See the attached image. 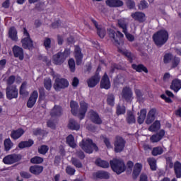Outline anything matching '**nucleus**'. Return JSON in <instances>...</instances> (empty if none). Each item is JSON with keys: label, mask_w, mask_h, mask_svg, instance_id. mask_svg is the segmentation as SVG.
<instances>
[{"label": "nucleus", "mask_w": 181, "mask_h": 181, "mask_svg": "<svg viewBox=\"0 0 181 181\" xmlns=\"http://www.w3.org/2000/svg\"><path fill=\"white\" fill-rule=\"evenodd\" d=\"M70 107L73 115H77L79 119H83L84 117H86V112H87L88 109V105L85 102H81L78 110V103L72 100L70 103Z\"/></svg>", "instance_id": "1"}, {"label": "nucleus", "mask_w": 181, "mask_h": 181, "mask_svg": "<svg viewBox=\"0 0 181 181\" xmlns=\"http://www.w3.org/2000/svg\"><path fill=\"white\" fill-rule=\"evenodd\" d=\"M169 39V33L165 30H160L153 35V40L156 46H163Z\"/></svg>", "instance_id": "2"}, {"label": "nucleus", "mask_w": 181, "mask_h": 181, "mask_svg": "<svg viewBox=\"0 0 181 181\" xmlns=\"http://www.w3.org/2000/svg\"><path fill=\"white\" fill-rule=\"evenodd\" d=\"M71 54L70 49H65L64 52H58L55 54L52 57V62L54 64L60 66L66 62V59Z\"/></svg>", "instance_id": "3"}, {"label": "nucleus", "mask_w": 181, "mask_h": 181, "mask_svg": "<svg viewBox=\"0 0 181 181\" xmlns=\"http://www.w3.org/2000/svg\"><path fill=\"white\" fill-rule=\"evenodd\" d=\"M79 146H81V149L86 152V153H93V151H98V147L95 144L93 143V140L83 139L81 142L79 143Z\"/></svg>", "instance_id": "4"}, {"label": "nucleus", "mask_w": 181, "mask_h": 181, "mask_svg": "<svg viewBox=\"0 0 181 181\" xmlns=\"http://www.w3.org/2000/svg\"><path fill=\"white\" fill-rule=\"evenodd\" d=\"M22 47L23 49H28V50H32L33 49V40L30 38V35L28 33L26 28H23V35L21 39Z\"/></svg>", "instance_id": "5"}, {"label": "nucleus", "mask_w": 181, "mask_h": 181, "mask_svg": "<svg viewBox=\"0 0 181 181\" xmlns=\"http://www.w3.org/2000/svg\"><path fill=\"white\" fill-rule=\"evenodd\" d=\"M110 166L117 175H120L125 171V163L122 160L113 159L110 161Z\"/></svg>", "instance_id": "6"}, {"label": "nucleus", "mask_w": 181, "mask_h": 181, "mask_svg": "<svg viewBox=\"0 0 181 181\" xmlns=\"http://www.w3.org/2000/svg\"><path fill=\"white\" fill-rule=\"evenodd\" d=\"M22 159V156L21 154H10L5 156L3 158V162L5 165H13V163H16V162H19Z\"/></svg>", "instance_id": "7"}, {"label": "nucleus", "mask_w": 181, "mask_h": 181, "mask_svg": "<svg viewBox=\"0 0 181 181\" xmlns=\"http://www.w3.org/2000/svg\"><path fill=\"white\" fill-rule=\"evenodd\" d=\"M69 87V81L65 78H57L54 83V88L55 91H60Z\"/></svg>", "instance_id": "8"}, {"label": "nucleus", "mask_w": 181, "mask_h": 181, "mask_svg": "<svg viewBox=\"0 0 181 181\" xmlns=\"http://www.w3.org/2000/svg\"><path fill=\"white\" fill-rule=\"evenodd\" d=\"M6 94L8 100L18 98V88H16V86H7L6 88Z\"/></svg>", "instance_id": "9"}, {"label": "nucleus", "mask_w": 181, "mask_h": 181, "mask_svg": "<svg viewBox=\"0 0 181 181\" xmlns=\"http://www.w3.org/2000/svg\"><path fill=\"white\" fill-rule=\"evenodd\" d=\"M108 35L112 39V41L113 42V43H119V40H121V39L124 37L123 33H122L119 31H117V33H115L114 30H111V29L108 30Z\"/></svg>", "instance_id": "10"}, {"label": "nucleus", "mask_w": 181, "mask_h": 181, "mask_svg": "<svg viewBox=\"0 0 181 181\" xmlns=\"http://www.w3.org/2000/svg\"><path fill=\"white\" fill-rule=\"evenodd\" d=\"M125 148V140L122 137L117 136L115 141V152L119 153Z\"/></svg>", "instance_id": "11"}, {"label": "nucleus", "mask_w": 181, "mask_h": 181, "mask_svg": "<svg viewBox=\"0 0 181 181\" xmlns=\"http://www.w3.org/2000/svg\"><path fill=\"white\" fill-rule=\"evenodd\" d=\"M88 118L90 119L91 122H93V124H97L98 125L103 124L101 117H100L98 113L94 110H90L88 112Z\"/></svg>", "instance_id": "12"}, {"label": "nucleus", "mask_w": 181, "mask_h": 181, "mask_svg": "<svg viewBox=\"0 0 181 181\" xmlns=\"http://www.w3.org/2000/svg\"><path fill=\"white\" fill-rule=\"evenodd\" d=\"M39 97V93L37 90H34L31 94L27 103V107L28 108H33V105L36 104L37 98Z\"/></svg>", "instance_id": "13"}, {"label": "nucleus", "mask_w": 181, "mask_h": 181, "mask_svg": "<svg viewBox=\"0 0 181 181\" xmlns=\"http://www.w3.org/2000/svg\"><path fill=\"white\" fill-rule=\"evenodd\" d=\"M74 57L76 59L77 66H80L83 62V54L81 53V49L79 47H75Z\"/></svg>", "instance_id": "14"}, {"label": "nucleus", "mask_w": 181, "mask_h": 181, "mask_svg": "<svg viewBox=\"0 0 181 181\" xmlns=\"http://www.w3.org/2000/svg\"><path fill=\"white\" fill-rule=\"evenodd\" d=\"M105 4L110 8H119L124 6V1L121 0H106Z\"/></svg>", "instance_id": "15"}, {"label": "nucleus", "mask_w": 181, "mask_h": 181, "mask_svg": "<svg viewBox=\"0 0 181 181\" xmlns=\"http://www.w3.org/2000/svg\"><path fill=\"white\" fill-rule=\"evenodd\" d=\"M100 87L101 88H105V90H108L111 88V82L110 81V78H108V75L105 74L102 80L100 81Z\"/></svg>", "instance_id": "16"}, {"label": "nucleus", "mask_w": 181, "mask_h": 181, "mask_svg": "<svg viewBox=\"0 0 181 181\" xmlns=\"http://www.w3.org/2000/svg\"><path fill=\"white\" fill-rule=\"evenodd\" d=\"M13 52L14 57H18L19 60H23L24 54H23V49L22 47L15 45L13 47Z\"/></svg>", "instance_id": "17"}, {"label": "nucleus", "mask_w": 181, "mask_h": 181, "mask_svg": "<svg viewBox=\"0 0 181 181\" xmlns=\"http://www.w3.org/2000/svg\"><path fill=\"white\" fill-rule=\"evenodd\" d=\"M122 98L126 101H129L132 98V90L128 87L124 88L122 91Z\"/></svg>", "instance_id": "18"}, {"label": "nucleus", "mask_w": 181, "mask_h": 181, "mask_svg": "<svg viewBox=\"0 0 181 181\" xmlns=\"http://www.w3.org/2000/svg\"><path fill=\"white\" fill-rule=\"evenodd\" d=\"M93 25L95 26L96 29H98V35L101 38L103 39V37L105 36V29L103 28V27L98 25V23L95 21V20L92 19L91 20Z\"/></svg>", "instance_id": "19"}, {"label": "nucleus", "mask_w": 181, "mask_h": 181, "mask_svg": "<svg viewBox=\"0 0 181 181\" xmlns=\"http://www.w3.org/2000/svg\"><path fill=\"white\" fill-rule=\"evenodd\" d=\"M129 20L128 18H121L118 20V25L122 29L123 33H126L128 28Z\"/></svg>", "instance_id": "20"}, {"label": "nucleus", "mask_w": 181, "mask_h": 181, "mask_svg": "<svg viewBox=\"0 0 181 181\" xmlns=\"http://www.w3.org/2000/svg\"><path fill=\"white\" fill-rule=\"evenodd\" d=\"M25 134V131L22 129H18L17 130H13L10 134L12 139H19L22 135Z\"/></svg>", "instance_id": "21"}, {"label": "nucleus", "mask_w": 181, "mask_h": 181, "mask_svg": "<svg viewBox=\"0 0 181 181\" xmlns=\"http://www.w3.org/2000/svg\"><path fill=\"white\" fill-rule=\"evenodd\" d=\"M170 88L173 90L175 93H177L181 88V81L177 78L174 79L171 83Z\"/></svg>", "instance_id": "22"}, {"label": "nucleus", "mask_w": 181, "mask_h": 181, "mask_svg": "<svg viewBox=\"0 0 181 181\" xmlns=\"http://www.w3.org/2000/svg\"><path fill=\"white\" fill-rule=\"evenodd\" d=\"M100 76L98 75H95L94 76H92L88 80V87H90L91 88L93 87H95V85L100 83Z\"/></svg>", "instance_id": "23"}, {"label": "nucleus", "mask_w": 181, "mask_h": 181, "mask_svg": "<svg viewBox=\"0 0 181 181\" xmlns=\"http://www.w3.org/2000/svg\"><path fill=\"white\" fill-rule=\"evenodd\" d=\"M165 136V131L164 130H160L159 133L157 134L153 135L151 137V141L153 142V144H155L156 142H159L160 139H162Z\"/></svg>", "instance_id": "24"}, {"label": "nucleus", "mask_w": 181, "mask_h": 181, "mask_svg": "<svg viewBox=\"0 0 181 181\" xmlns=\"http://www.w3.org/2000/svg\"><path fill=\"white\" fill-rule=\"evenodd\" d=\"M155 114H156V110L151 109L147 115L146 123L148 124H152L153 121H155Z\"/></svg>", "instance_id": "25"}, {"label": "nucleus", "mask_w": 181, "mask_h": 181, "mask_svg": "<svg viewBox=\"0 0 181 181\" xmlns=\"http://www.w3.org/2000/svg\"><path fill=\"white\" fill-rule=\"evenodd\" d=\"M131 16L134 21H139V22H144L145 21V14L141 12L133 13Z\"/></svg>", "instance_id": "26"}, {"label": "nucleus", "mask_w": 181, "mask_h": 181, "mask_svg": "<svg viewBox=\"0 0 181 181\" xmlns=\"http://www.w3.org/2000/svg\"><path fill=\"white\" fill-rule=\"evenodd\" d=\"M30 173L33 175H40L43 172V166L33 165L30 168Z\"/></svg>", "instance_id": "27"}, {"label": "nucleus", "mask_w": 181, "mask_h": 181, "mask_svg": "<svg viewBox=\"0 0 181 181\" xmlns=\"http://www.w3.org/2000/svg\"><path fill=\"white\" fill-rule=\"evenodd\" d=\"M62 107L55 105L53 109L51 110L50 115L51 117H60L62 112Z\"/></svg>", "instance_id": "28"}, {"label": "nucleus", "mask_w": 181, "mask_h": 181, "mask_svg": "<svg viewBox=\"0 0 181 181\" xmlns=\"http://www.w3.org/2000/svg\"><path fill=\"white\" fill-rule=\"evenodd\" d=\"M141 170H142V164L136 163L133 170V178L136 179L138 176H139V173H141Z\"/></svg>", "instance_id": "29"}, {"label": "nucleus", "mask_w": 181, "mask_h": 181, "mask_svg": "<svg viewBox=\"0 0 181 181\" xmlns=\"http://www.w3.org/2000/svg\"><path fill=\"white\" fill-rule=\"evenodd\" d=\"M8 36L11 40L16 42L18 40V31L13 27H11L8 31Z\"/></svg>", "instance_id": "30"}, {"label": "nucleus", "mask_w": 181, "mask_h": 181, "mask_svg": "<svg viewBox=\"0 0 181 181\" xmlns=\"http://www.w3.org/2000/svg\"><path fill=\"white\" fill-rule=\"evenodd\" d=\"M174 170L176 175V177L180 179L181 177V163L179 161H176L174 164Z\"/></svg>", "instance_id": "31"}, {"label": "nucleus", "mask_w": 181, "mask_h": 181, "mask_svg": "<svg viewBox=\"0 0 181 181\" xmlns=\"http://www.w3.org/2000/svg\"><path fill=\"white\" fill-rule=\"evenodd\" d=\"M34 142L33 140L30 139L28 141H21L18 144V148L20 149H23L25 148H30V146H32V145H33Z\"/></svg>", "instance_id": "32"}, {"label": "nucleus", "mask_w": 181, "mask_h": 181, "mask_svg": "<svg viewBox=\"0 0 181 181\" xmlns=\"http://www.w3.org/2000/svg\"><path fill=\"white\" fill-rule=\"evenodd\" d=\"M138 119L137 122L141 124H144V121H145V119L146 118V110L143 109L140 111V114L138 113Z\"/></svg>", "instance_id": "33"}, {"label": "nucleus", "mask_w": 181, "mask_h": 181, "mask_svg": "<svg viewBox=\"0 0 181 181\" xmlns=\"http://www.w3.org/2000/svg\"><path fill=\"white\" fill-rule=\"evenodd\" d=\"M4 146L5 151H11L13 148V142H12L10 138L6 139L4 141Z\"/></svg>", "instance_id": "34"}, {"label": "nucleus", "mask_w": 181, "mask_h": 181, "mask_svg": "<svg viewBox=\"0 0 181 181\" xmlns=\"http://www.w3.org/2000/svg\"><path fill=\"white\" fill-rule=\"evenodd\" d=\"M68 128H69V129L78 131V129H80V124L76 123L74 119H70L68 124Z\"/></svg>", "instance_id": "35"}, {"label": "nucleus", "mask_w": 181, "mask_h": 181, "mask_svg": "<svg viewBox=\"0 0 181 181\" xmlns=\"http://www.w3.org/2000/svg\"><path fill=\"white\" fill-rule=\"evenodd\" d=\"M66 142L71 148H76V141H74V136H73V135H69L66 139Z\"/></svg>", "instance_id": "36"}, {"label": "nucleus", "mask_w": 181, "mask_h": 181, "mask_svg": "<svg viewBox=\"0 0 181 181\" xmlns=\"http://www.w3.org/2000/svg\"><path fill=\"white\" fill-rule=\"evenodd\" d=\"M132 69H134V70H136V71H138L139 73H141V71H144V73H148V69H146V67H145L142 64H139V65L133 64Z\"/></svg>", "instance_id": "37"}, {"label": "nucleus", "mask_w": 181, "mask_h": 181, "mask_svg": "<svg viewBox=\"0 0 181 181\" xmlns=\"http://www.w3.org/2000/svg\"><path fill=\"white\" fill-rule=\"evenodd\" d=\"M95 163L98 166H100V168H110V163L108 162L105 160H103L100 158L96 160Z\"/></svg>", "instance_id": "38"}, {"label": "nucleus", "mask_w": 181, "mask_h": 181, "mask_svg": "<svg viewBox=\"0 0 181 181\" xmlns=\"http://www.w3.org/2000/svg\"><path fill=\"white\" fill-rule=\"evenodd\" d=\"M160 129V121H156L150 127L148 128V130H150L151 132H155Z\"/></svg>", "instance_id": "39"}, {"label": "nucleus", "mask_w": 181, "mask_h": 181, "mask_svg": "<svg viewBox=\"0 0 181 181\" xmlns=\"http://www.w3.org/2000/svg\"><path fill=\"white\" fill-rule=\"evenodd\" d=\"M153 156H158V155H162L163 153V148L160 146L154 147L152 150Z\"/></svg>", "instance_id": "40"}, {"label": "nucleus", "mask_w": 181, "mask_h": 181, "mask_svg": "<svg viewBox=\"0 0 181 181\" xmlns=\"http://www.w3.org/2000/svg\"><path fill=\"white\" fill-rule=\"evenodd\" d=\"M28 86V82L25 81L21 84L20 88V94L21 95H28L29 93L26 91V86Z\"/></svg>", "instance_id": "41"}, {"label": "nucleus", "mask_w": 181, "mask_h": 181, "mask_svg": "<svg viewBox=\"0 0 181 181\" xmlns=\"http://www.w3.org/2000/svg\"><path fill=\"white\" fill-rule=\"evenodd\" d=\"M127 122H128V124H135V116L132 112H127Z\"/></svg>", "instance_id": "42"}, {"label": "nucleus", "mask_w": 181, "mask_h": 181, "mask_svg": "<svg viewBox=\"0 0 181 181\" xmlns=\"http://www.w3.org/2000/svg\"><path fill=\"white\" fill-rule=\"evenodd\" d=\"M44 87L48 91L52 90V79H50V78H46L44 79Z\"/></svg>", "instance_id": "43"}, {"label": "nucleus", "mask_w": 181, "mask_h": 181, "mask_svg": "<svg viewBox=\"0 0 181 181\" xmlns=\"http://www.w3.org/2000/svg\"><path fill=\"white\" fill-rule=\"evenodd\" d=\"M96 177H98V179H109L110 175L107 172L99 171L96 173Z\"/></svg>", "instance_id": "44"}, {"label": "nucleus", "mask_w": 181, "mask_h": 181, "mask_svg": "<svg viewBox=\"0 0 181 181\" xmlns=\"http://www.w3.org/2000/svg\"><path fill=\"white\" fill-rule=\"evenodd\" d=\"M148 163H149L151 170H156V160L153 158H148Z\"/></svg>", "instance_id": "45"}, {"label": "nucleus", "mask_w": 181, "mask_h": 181, "mask_svg": "<svg viewBox=\"0 0 181 181\" xmlns=\"http://www.w3.org/2000/svg\"><path fill=\"white\" fill-rule=\"evenodd\" d=\"M71 162L72 165L75 166V168H83V164L81 163V162L76 158H72L71 160Z\"/></svg>", "instance_id": "46"}, {"label": "nucleus", "mask_w": 181, "mask_h": 181, "mask_svg": "<svg viewBox=\"0 0 181 181\" xmlns=\"http://www.w3.org/2000/svg\"><path fill=\"white\" fill-rule=\"evenodd\" d=\"M107 103L110 107H114L115 105V97H114V95H109L107 96Z\"/></svg>", "instance_id": "47"}, {"label": "nucleus", "mask_w": 181, "mask_h": 181, "mask_svg": "<svg viewBox=\"0 0 181 181\" xmlns=\"http://www.w3.org/2000/svg\"><path fill=\"white\" fill-rule=\"evenodd\" d=\"M48 151H49V146H47L46 145H42L38 148V152L41 155H46V153H47Z\"/></svg>", "instance_id": "48"}, {"label": "nucleus", "mask_w": 181, "mask_h": 181, "mask_svg": "<svg viewBox=\"0 0 181 181\" xmlns=\"http://www.w3.org/2000/svg\"><path fill=\"white\" fill-rule=\"evenodd\" d=\"M173 55L172 54H165L163 57V62L166 64L168 63H170L172 60L173 59Z\"/></svg>", "instance_id": "49"}, {"label": "nucleus", "mask_w": 181, "mask_h": 181, "mask_svg": "<svg viewBox=\"0 0 181 181\" xmlns=\"http://www.w3.org/2000/svg\"><path fill=\"white\" fill-rule=\"evenodd\" d=\"M31 163L33 164H40L43 163V158L39 157V156H35L33 157L30 159Z\"/></svg>", "instance_id": "50"}, {"label": "nucleus", "mask_w": 181, "mask_h": 181, "mask_svg": "<svg viewBox=\"0 0 181 181\" xmlns=\"http://www.w3.org/2000/svg\"><path fill=\"white\" fill-rule=\"evenodd\" d=\"M125 112H126L125 106H121L118 105L117 107L116 114L117 115H122L123 114H125Z\"/></svg>", "instance_id": "51"}, {"label": "nucleus", "mask_w": 181, "mask_h": 181, "mask_svg": "<svg viewBox=\"0 0 181 181\" xmlns=\"http://www.w3.org/2000/svg\"><path fill=\"white\" fill-rule=\"evenodd\" d=\"M68 64L72 73L76 71V62L71 58L69 60Z\"/></svg>", "instance_id": "52"}, {"label": "nucleus", "mask_w": 181, "mask_h": 181, "mask_svg": "<svg viewBox=\"0 0 181 181\" xmlns=\"http://www.w3.org/2000/svg\"><path fill=\"white\" fill-rule=\"evenodd\" d=\"M172 63V67H177L179 66V64L180 63V59L177 57H174L171 61Z\"/></svg>", "instance_id": "53"}, {"label": "nucleus", "mask_w": 181, "mask_h": 181, "mask_svg": "<svg viewBox=\"0 0 181 181\" xmlns=\"http://www.w3.org/2000/svg\"><path fill=\"white\" fill-rule=\"evenodd\" d=\"M52 45V40L50 38H45L44 40V46L47 50H49L50 49Z\"/></svg>", "instance_id": "54"}, {"label": "nucleus", "mask_w": 181, "mask_h": 181, "mask_svg": "<svg viewBox=\"0 0 181 181\" xmlns=\"http://www.w3.org/2000/svg\"><path fill=\"white\" fill-rule=\"evenodd\" d=\"M126 5L129 9L135 8V2L133 0H126Z\"/></svg>", "instance_id": "55"}, {"label": "nucleus", "mask_w": 181, "mask_h": 181, "mask_svg": "<svg viewBox=\"0 0 181 181\" xmlns=\"http://www.w3.org/2000/svg\"><path fill=\"white\" fill-rule=\"evenodd\" d=\"M66 173H67V175L73 176V175L76 173V169L71 168V166H67L66 168Z\"/></svg>", "instance_id": "56"}, {"label": "nucleus", "mask_w": 181, "mask_h": 181, "mask_svg": "<svg viewBox=\"0 0 181 181\" xmlns=\"http://www.w3.org/2000/svg\"><path fill=\"white\" fill-rule=\"evenodd\" d=\"M139 8L141 10L146 9V8H148V2L145 0L141 1L139 5Z\"/></svg>", "instance_id": "57"}, {"label": "nucleus", "mask_w": 181, "mask_h": 181, "mask_svg": "<svg viewBox=\"0 0 181 181\" xmlns=\"http://www.w3.org/2000/svg\"><path fill=\"white\" fill-rule=\"evenodd\" d=\"M15 83V77L13 76H11L8 79H7V86H12Z\"/></svg>", "instance_id": "58"}, {"label": "nucleus", "mask_w": 181, "mask_h": 181, "mask_svg": "<svg viewBox=\"0 0 181 181\" xmlns=\"http://www.w3.org/2000/svg\"><path fill=\"white\" fill-rule=\"evenodd\" d=\"M47 127H49V128H51L52 129H56V123L52 120H49L47 122Z\"/></svg>", "instance_id": "59"}, {"label": "nucleus", "mask_w": 181, "mask_h": 181, "mask_svg": "<svg viewBox=\"0 0 181 181\" xmlns=\"http://www.w3.org/2000/svg\"><path fill=\"white\" fill-rule=\"evenodd\" d=\"M124 33V35H125L127 39H128V40H129L130 42H134V35L128 33L127 30H126V33Z\"/></svg>", "instance_id": "60"}, {"label": "nucleus", "mask_w": 181, "mask_h": 181, "mask_svg": "<svg viewBox=\"0 0 181 181\" xmlns=\"http://www.w3.org/2000/svg\"><path fill=\"white\" fill-rule=\"evenodd\" d=\"M103 142L106 145L107 148H112V146H111V142H110V139H107V137L103 138Z\"/></svg>", "instance_id": "61"}, {"label": "nucleus", "mask_w": 181, "mask_h": 181, "mask_svg": "<svg viewBox=\"0 0 181 181\" xmlns=\"http://www.w3.org/2000/svg\"><path fill=\"white\" fill-rule=\"evenodd\" d=\"M21 176L22 177H25V179H30V177H32V175L30 173L26 172H21Z\"/></svg>", "instance_id": "62"}, {"label": "nucleus", "mask_w": 181, "mask_h": 181, "mask_svg": "<svg viewBox=\"0 0 181 181\" xmlns=\"http://www.w3.org/2000/svg\"><path fill=\"white\" fill-rule=\"evenodd\" d=\"M41 134H42V130L40 129L37 128L33 129L34 135H41Z\"/></svg>", "instance_id": "63"}, {"label": "nucleus", "mask_w": 181, "mask_h": 181, "mask_svg": "<svg viewBox=\"0 0 181 181\" xmlns=\"http://www.w3.org/2000/svg\"><path fill=\"white\" fill-rule=\"evenodd\" d=\"M140 181H148V176L145 174H141L140 176Z\"/></svg>", "instance_id": "64"}]
</instances>
